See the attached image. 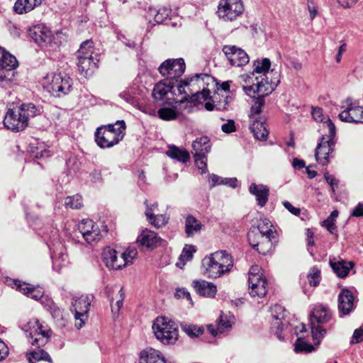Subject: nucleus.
Returning <instances> with one entry per match:
<instances>
[{
  "label": "nucleus",
  "instance_id": "1",
  "mask_svg": "<svg viewBox=\"0 0 363 363\" xmlns=\"http://www.w3.org/2000/svg\"><path fill=\"white\" fill-rule=\"evenodd\" d=\"M125 130L123 120H118L115 124L101 125L96 128L94 134L96 143L103 149L112 147L124 138Z\"/></svg>",
  "mask_w": 363,
  "mask_h": 363
},
{
  "label": "nucleus",
  "instance_id": "2",
  "mask_svg": "<svg viewBox=\"0 0 363 363\" xmlns=\"http://www.w3.org/2000/svg\"><path fill=\"white\" fill-rule=\"evenodd\" d=\"M332 318L329 308L323 305L316 306L309 315L310 328L315 345H319L327 333V329L323 325Z\"/></svg>",
  "mask_w": 363,
  "mask_h": 363
},
{
  "label": "nucleus",
  "instance_id": "3",
  "mask_svg": "<svg viewBox=\"0 0 363 363\" xmlns=\"http://www.w3.org/2000/svg\"><path fill=\"white\" fill-rule=\"evenodd\" d=\"M157 340L165 345H173L179 339V330L174 321L167 317H157L152 325Z\"/></svg>",
  "mask_w": 363,
  "mask_h": 363
},
{
  "label": "nucleus",
  "instance_id": "4",
  "mask_svg": "<svg viewBox=\"0 0 363 363\" xmlns=\"http://www.w3.org/2000/svg\"><path fill=\"white\" fill-rule=\"evenodd\" d=\"M43 85L49 93L55 97H62L69 94L72 88V80L62 73L48 74L43 80Z\"/></svg>",
  "mask_w": 363,
  "mask_h": 363
},
{
  "label": "nucleus",
  "instance_id": "5",
  "mask_svg": "<svg viewBox=\"0 0 363 363\" xmlns=\"http://www.w3.org/2000/svg\"><path fill=\"white\" fill-rule=\"evenodd\" d=\"M245 11L242 0H220L217 15L224 21H233L240 16Z\"/></svg>",
  "mask_w": 363,
  "mask_h": 363
},
{
  "label": "nucleus",
  "instance_id": "6",
  "mask_svg": "<svg viewBox=\"0 0 363 363\" xmlns=\"http://www.w3.org/2000/svg\"><path fill=\"white\" fill-rule=\"evenodd\" d=\"M186 69L185 62L183 58L167 59L161 63L158 67L160 74L166 77L167 81H174V84L178 79L184 73Z\"/></svg>",
  "mask_w": 363,
  "mask_h": 363
},
{
  "label": "nucleus",
  "instance_id": "7",
  "mask_svg": "<svg viewBox=\"0 0 363 363\" xmlns=\"http://www.w3.org/2000/svg\"><path fill=\"white\" fill-rule=\"evenodd\" d=\"M247 240L250 245L263 255L271 252L274 248L275 244L278 242L277 237L262 235L259 233L255 231L247 233Z\"/></svg>",
  "mask_w": 363,
  "mask_h": 363
},
{
  "label": "nucleus",
  "instance_id": "8",
  "mask_svg": "<svg viewBox=\"0 0 363 363\" xmlns=\"http://www.w3.org/2000/svg\"><path fill=\"white\" fill-rule=\"evenodd\" d=\"M222 52L231 66L242 67L249 62L250 57L247 52L236 45H224Z\"/></svg>",
  "mask_w": 363,
  "mask_h": 363
},
{
  "label": "nucleus",
  "instance_id": "9",
  "mask_svg": "<svg viewBox=\"0 0 363 363\" xmlns=\"http://www.w3.org/2000/svg\"><path fill=\"white\" fill-rule=\"evenodd\" d=\"M347 108L338 115L340 120L350 123H363V106L351 100H347Z\"/></svg>",
  "mask_w": 363,
  "mask_h": 363
},
{
  "label": "nucleus",
  "instance_id": "10",
  "mask_svg": "<svg viewBox=\"0 0 363 363\" xmlns=\"http://www.w3.org/2000/svg\"><path fill=\"white\" fill-rule=\"evenodd\" d=\"M90 305L91 301L87 296H82L72 302V307L73 309H71V311H74L75 325L78 329H80L84 325Z\"/></svg>",
  "mask_w": 363,
  "mask_h": 363
},
{
  "label": "nucleus",
  "instance_id": "11",
  "mask_svg": "<svg viewBox=\"0 0 363 363\" xmlns=\"http://www.w3.org/2000/svg\"><path fill=\"white\" fill-rule=\"evenodd\" d=\"M248 286L252 297H263L267 293V280L262 274L252 272L248 277Z\"/></svg>",
  "mask_w": 363,
  "mask_h": 363
},
{
  "label": "nucleus",
  "instance_id": "12",
  "mask_svg": "<svg viewBox=\"0 0 363 363\" xmlns=\"http://www.w3.org/2000/svg\"><path fill=\"white\" fill-rule=\"evenodd\" d=\"M4 125L9 130L19 132L23 130L28 123H26L23 114L18 108L9 109L4 119Z\"/></svg>",
  "mask_w": 363,
  "mask_h": 363
},
{
  "label": "nucleus",
  "instance_id": "13",
  "mask_svg": "<svg viewBox=\"0 0 363 363\" xmlns=\"http://www.w3.org/2000/svg\"><path fill=\"white\" fill-rule=\"evenodd\" d=\"M256 79L258 80L257 77ZM275 89L269 83L268 76L257 81L256 84L253 83L250 86H243L245 92L250 97H255V95L258 94L257 97H262V99L271 94Z\"/></svg>",
  "mask_w": 363,
  "mask_h": 363
},
{
  "label": "nucleus",
  "instance_id": "14",
  "mask_svg": "<svg viewBox=\"0 0 363 363\" xmlns=\"http://www.w3.org/2000/svg\"><path fill=\"white\" fill-rule=\"evenodd\" d=\"M101 259L105 265L111 269H121L127 265L125 259L121 256L118 258L117 251L110 247L104 248Z\"/></svg>",
  "mask_w": 363,
  "mask_h": 363
},
{
  "label": "nucleus",
  "instance_id": "15",
  "mask_svg": "<svg viewBox=\"0 0 363 363\" xmlns=\"http://www.w3.org/2000/svg\"><path fill=\"white\" fill-rule=\"evenodd\" d=\"M335 141L333 140H326L325 135L320 138V142L318 144L315 156L318 162L323 166H326L329 163V155L333 151V147Z\"/></svg>",
  "mask_w": 363,
  "mask_h": 363
},
{
  "label": "nucleus",
  "instance_id": "16",
  "mask_svg": "<svg viewBox=\"0 0 363 363\" xmlns=\"http://www.w3.org/2000/svg\"><path fill=\"white\" fill-rule=\"evenodd\" d=\"M354 296L347 288L341 289L337 297V308L340 314L349 315L355 308Z\"/></svg>",
  "mask_w": 363,
  "mask_h": 363
},
{
  "label": "nucleus",
  "instance_id": "17",
  "mask_svg": "<svg viewBox=\"0 0 363 363\" xmlns=\"http://www.w3.org/2000/svg\"><path fill=\"white\" fill-rule=\"evenodd\" d=\"M203 77H208V75L203 74H196L191 77H187L183 80H180L179 83L177 85V90L178 91V95L184 96L181 99H174V102L179 104H184V102H189L191 96L186 90V87L191 86V82H199L200 78L203 80Z\"/></svg>",
  "mask_w": 363,
  "mask_h": 363
},
{
  "label": "nucleus",
  "instance_id": "18",
  "mask_svg": "<svg viewBox=\"0 0 363 363\" xmlns=\"http://www.w3.org/2000/svg\"><path fill=\"white\" fill-rule=\"evenodd\" d=\"M162 239L158 235L148 229L143 230L137 238V242L149 249L156 248L160 245Z\"/></svg>",
  "mask_w": 363,
  "mask_h": 363
},
{
  "label": "nucleus",
  "instance_id": "19",
  "mask_svg": "<svg viewBox=\"0 0 363 363\" xmlns=\"http://www.w3.org/2000/svg\"><path fill=\"white\" fill-rule=\"evenodd\" d=\"M77 66L80 74L85 78L91 77L97 68V64L93 56L89 52H86V56L77 57Z\"/></svg>",
  "mask_w": 363,
  "mask_h": 363
},
{
  "label": "nucleus",
  "instance_id": "20",
  "mask_svg": "<svg viewBox=\"0 0 363 363\" xmlns=\"http://www.w3.org/2000/svg\"><path fill=\"white\" fill-rule=\"evenodd\" d=\"M175 86L174 81L163 79L155 85L152 92V97L156 101H159L163 99L168 92L176 94Z\"/></svg>",
  "mask_w": 363,
  "mask_h": 363
},
{
  "label": "nucleus",
  "instance_id": "21",
  "mask_svg": "<svg viewBox=\"0 0 363 363\" xmlns=\"http://www.w3.org/2000/svg\"><path fill=\"white\" fill-rule=\"evenodd\" d=\"M192 285L196 292L203 297L213 298L217 293V286L206 280H195Z\"/></svg>",
  "mask_w": 363,
  "mask_h": 363
},
{
  "label": "nucleus",
  "instance_id": "22",
  "mask_svg": "<svg viewBox=\"0 0 363 363\" xmlns=\"http://www.w3.org/2000/svg\"><path fill=\"white\" fill-rule=\"evenodd\" d=\"M50 30L42 24H38L28 30V34L38 45L50 40Z\"/></svg>",
  "mask_w": 363,
  "mask_h": 363
},
{
  "label": "nucleus",
  "instance_id": "23",
  "mask_svg": "<svg viewBox=\"0 0 363 363\" xmlns=\"http://www.w3.org/2000/svg\"><path fill=\"white\" fill-rule=\"evenodd\" d=\"M249 191L256 197L259 207H264L267 204L269 196V189L267 186L252 183L249 187Z\"/></svg>",
  "mask_w": 363,
  "mask_h": 363
},
{
  "label": "nucleus",
  "instance_id": "24",
  "mask_svg": "<svg viewBox=\"0 0 363 363\" xmlns=\"http://www.w3.org/2000/svg\"><path fill=\"white\" fill-rule=\"evenodd\" d=\"M203 264L205 267V274L209 278H218L227 273L218 263L213 261L211 256L206 257L203 260Z\"/></svg>",
  "mask_w": 363,
  "mask_h": 363
},
{
  "label": "nucleus",
  "instance_id": "25",
  "mask_svg": "<svg viewBox=\"0 0 363 363\" xmlns=\"http://www.w3.org/2000/svg\"><path fill=\"white\" fill-rule=\"evenodd\" d=\"M139 363H167L162 353L153 348L140 352Z\"/></svg>",
  "mask_w": 363,
  "mask_h": 363
},
{
  "label": "nucleus",
  "instance_id": "26",
  "mask_svg": "<svg viewBox=\"0 0 363 363\" xmlns=\"http://www.w3.org/2000/svg\"><path fill=\"white\" fill-rule=\"evenodd\" d=\"M354 262L353 261H346L340 259L338 261L330 260V265L333 269V272L339 278H345L350 269L354 267Z\"/></svg>",
  "mask_w": 363,
  "mask_h": 363
},
{
  "label": "nucleus",
  "instance_id": "27",
  "mask_svg": "<svg viewBox=\"0 0 363 363\" xmlns=\"http://www.w3.org/2000/svg\"><path fill=\"white\" fill-rule=\"evenodd\" d=\"M43 325H40L35 330L34 333H30V337L33 340L31 345L36 346L38 349L45 345L51 336V331L50 330H43Z\"/></svg>",
  "mask_w": 363,
  "mask_h": 363
},
{
  "label": "nucleus",
  "instance_id": "28",
  "mask_svg": "<svg viewBox=\"0 0 363 363\" xmlns=\"http://www.w3.org/2000/svg\"><path fill=\"white\" fill-rule=\"evenodd\" d=\"M210 256L215 262L218 263L227 273L229 272L233 266L232 256L225 250H220L212 253Z\"/></svg>",
  "mask_w": 363,
  "mask_h": 363
},
{
  "label": "nucleus",
  "instance_id": "29",
  "mask_svg": "<svg viewBox=\"0 0 363 363\" xmlns=\"http://www.w3.org/2000/svg\"><path fill=\"white\" fill-rule=\"evenodd\" d=\"M40 4V0H16L13 11L18 14L28 13Z\"/></svg>",
  "mask_w": 363,
  "mask_h": 363
},
{
  "label": "nucleus",
  "instance_id": "30",
  "mask_svg": "<svg viewBox=\"0 0 363 363\" xmlns=\"http://www.w3.org/2000/svg\"><path fill=\"white\" fill-rule=\"evenodd\" d=\"M272 224L268 218H261L257 227H251L249 231H255L259 233L262 235H269V237H277L276 230H272Z\"/></svg>",
  "mask_w": 363,
  "mask_h": 363
},
{
  "label": "nucleus",
  "instance_id": "31",
  "mask_svg": "<svg viewBox=\"0 0 363 363\" xmlns=\"http://www.w3.org/2000/svg\"><path fill=\"white\" fill-rule=\"evenodd\" d=\"M166 155L171 159L182 163H186L190 160V155L187 150L174 145L168 146V150L166 152Z\"/></svg>",
  "mask_w": 363,
  "mask_h": 363
},
{
  "label": "nucleus",
  "instance_id": "32",
  "mask_svg": "<svg viewBox=\"0 0 363 363\" xmlns=\"http://www.w3.org/2000/svg\"><path fill=\"white\" fill-rule=\"evenodd\" d=\"M249 128L257 140H267L269 131L267 130L264 123L259 120L255 119L254 121H251Z\"/></svg>",
  "mask_w": 363,
  "mask_h": 363
},
{
  "label": "nucleus",
  "instance_id": "33",
  "mask_svg": "<svg viewBox=\"0 0 363 363\" xmlns=\"http://www.w3.org/2000/svg\"><path fill=\"white\" fill-rule=\"evenodd\" d=\"M26 356L29 363H36L39 361L52 362L50 354L43 349L37 348V350L28 351Z\"/></svg>",
  "mask_w": 363,
  "mask_h": 363
},
{
  "label": "nucleus",
  "instance_id": "34",
  "mask_svg": "<svg viewBox=\"0 0 363 363\" xmlns=\"http://www.w3.org/2000/svg\"><path fill=\"white\" fill-rule=\"evenodd\" d=\"M202 223L191 215L187 216L185 220V233L187 237L193 236L195 233L201 230Z\"/></svg>",
  "mask_w": 363,
  "mask_h": 363
},
{
  "label": "nucleus",
  "instance_id": "35",
  "mask_svg": "<svg viewBox=\"0 0 363 363\" xmlns=\"http://www.w3.org/2000/svg\"><path fill=\"white\" fill-rule=\"evenodd\" d=\"M180 328L191 338L199 337L204 333L203 326H199L191 323H181Z\"/></svg>",
  "mask_w": 363,
  "mask_h": 363
},
{
  "label": "nucleus",
  "instance_id": "36",
  "mask_svg": "<svg viewBox=\"0 0 363 363\" xmlns=\"http://www.w3.org/2000/svg\"><path fill=\"white\" fill-rule=\"evenodd\" d=\"M17 66L18 61L16 57L5 50L0 60V70L5 69L7 71H11L14 69Z\"/></svg>",
  "mask_w": 363,
  "mask_h": 363
},
{
  "label": "nucleus",
  "instance_id": "37",
  "mask_svg": "<svg viewBox=\"0 0 363 363\" xmlns=\"http://www.w3.org/2000/svg\"><path fill=\"white\" fill-rule=\"evenodd\" d=\"M192 147L195 152H209L211 151L210 140L207 136L197 138L193 142Z\"/></svg>",
  "mask_w": 363,
  "mask_h": 363
},
{
  "label": "nucleus",
  "instance_id": "38",
  "mask_svg": "<svg viewBox=\"0 0 363 363\" xmlns=\"http://www.w3.org/2000/svg\"><path fill=\"white\" fill-rule=\"evenodd\" d=\"M177 107L173 108H161L157 111L158 117L163 121H174L179 116V113L177 111Z\"/></svg>",
  "mask_w": 363,
  "mask_h": 363
},
{
  "label": "nucleus",
  "instance_id": "39",
  "mask_svg": "<svg viewBox=\"0 0 363 363\" xmlns=\"http://www.w3.org/2000/svg\"><path fill=\"white\" fill-rule=\"evenodd\" d=\"M315 350L314 345L308 342L302 337H298L294 344V351L296 353H310Z\"/></svg>",
  "mask_w": 363,
  "mask_h": 363
},
{
  "label": "nucleus",
  "instance_id": "40",
  "mask_svg": "<svg viewBox=\"0 0 363 363\" xmlns=\"http://www.w3.org/2000/svg\"><path fill=\"white\" fill-rule=\"evenodd\" d=\"M18 108L23 114V118L26 120V123H28L30 118L36 116L38 112L36 106L32 103L23 104Z\"/></svg>",
  "mask_w": 363,
  "mask_h": 363
},
{
  "label": "nucleus",
  "instance_id": "41",
  "mask_svg": "<svg viewBox=\"0 0 363 363\" xmlns=\"http://www.w3.org/2000/svg\"><path fill=\"white\" fill-rule=\"evenodd\" d=\"M211 99V91L208 89L203 88L201 91H196L194 94L191 96L190 103L194 106L198 104H201L203 101Z\"/></svg>",
  "mask_w": 363,
  "mask_h": 363
},
{
  "label": "nucleus",
  "instance_id": "42",
  "mask_svg": "<svg viewBox=\"0 0 363 363\" xmlns=\"http://www.w3.org/2000/svg\"><path fill=\"white\" fill-rule=\"evenodd\" d=\"M65 206L71 209H80L83 207V199L81 195L75 194L65 198Z\"/></svg>",
  "mask_w": 363,
  "mask_h": 363
},
{
  "label": "nucleus",
  "instance_id": "43",
  "mask_svg": "<svg viewBox=\"0 0 363 363\" xmlns=\"http://www.w3.org/2000/svg\"><path fill=\"white\" fill-rule=\"evenodd\" d=\"M80 232L82 234L84 240L89 244H91L93 242L99 240L101 239V233L93 229L84 230V227H80Z\"/></svg>",
  "mask_w": 363,
  "mask_h": 363
},
{
  "label": "nucleus",
  "instance_id": "44",
  "mask_svg": "<svg viewBox=\"0 0 363 363\" xmlns=\"http://www.w3.org/2000/svg\"><path fill=\"white\" fill-rule=\"evenodd\" d=\"M255 100L254 104L251 106L250 111L251 113L250 114V118L251 121H254L257 119L255 117L256 115H259L262 112V108L264 106L265 100L262 99V97H252Z\"/></svg>",
  "mask_w": 363,
  "mask_h": 363
},
{
  "label": "nucleus",
  "instance_id": "45",
  "mask_svg": "<svg viewBox=\"0 0 363 363\" xmlns=\"http://www.w3.org/2000/svg\"><path fill=\"white\" fill-rule=\"evenodd\" d=\"M307 279L310 286H317L320 281V270L316 266L311 267L307 275Z\"/></svg>",
  "mask_w": 363,
  "mask_h": 363
},
{
  "label": "nucleus",
  "instance_id": "46",
  "mask_svg": "<svg viewBox=\"0 0 363 363\" xmlns=\"http://www.w3.org/2000/svg\"><path fill=\"white\" fill-rule=\"evenodd\" d=\"M273 318L274 320L271 324V331L279 340H283L284 337L281 335L283 331V323L277 316L273 315Z\"/></svg>",
  "mask_w": 363,
  "mask_h": 363
},
{
  "label": "nucleus",
  "instance_id": "47",
  "mask_svg": "<svg viewBox=\"0 0 363 363\" xmlns=\"http://www.w3.org/2000/svg\"><path fill=\"white\" fill-rule=\"evenodd\" d=\"M255 69L254 72L258 74L268 72L270 66L271 61L268 58H264L261 62L255 61L254 62Z\"/></svg>",
  "mask_w": 363,
  "mask_h": 363
},
{
  "label": "nucleus",
  "instance_id": "48",
  "mask_svg": "<svg viewBox=\"0 0 363 363\" xmlns=\"http://www.w3.org/2000/svg\"><path fill=\"white\" fill-rule=\"evenodd\" d=\"M206 152H196L194 154V160L195 162L197 164L199 169H202L203 172L204 169H207V157L206 156Z\"/></svg>",
  "mask_w": 363,
  "mask_h": 363
},
{
  "label": "nucleus",
  "instance_id": "49",
  "mask_svg": "<svg viewBox=\"0 0 363 363\" xmlns=\"http://www.w3.org/2000/svg\"><path fill=\"white\" fill-rule=\"evenodd\" d=\"M93 44V41L90 40L84 41L77 52V57L86 56V52H89L92 55L94 52Z\"/></svg>",
  "mask_w": 363,
  "mask_h": 363
},
{
  "label": "nucleus",
  "instance_id": "50",
  "mask_svg": "<svg viewBox=\"0 0 363 363\" xmlns=\"http://www.w3.org/2000/svg\"><path fill=\"white\" fill-rule=\"evenodd\" d=\"M172 13L171 9L163 7L160 8L155 15V21L157 23H162L169 18Z\"/></svg>",
  "mask_w": 363,
  "mask_h": 363
},
{
  "label": "nucleus",
  "instance_id": "51",
  "mask_svg": "<svg viewBox=\"0 0 363 363\" xmlns=\"http://www.w3.org/2000/svg\"><path fill=\"white\" fill-rule=\"evenodd\" d=\"M151 225L156 228H160L167 224V220L162 214L153 215L151 220H148Z\"/></svg>",
  "mask_w": 363,
  "mask_h": 363
},
{
  "label": "nucleus",
  "instance_id": "52",
  "mask_svg": "<svg viewBox=\"0 0 363 363\" xmlns=\"http://www.w3.org/2000/svg\"><path fill=\"white\" fill-rule=\"evenodd\" d=\"M26 296L34 300L38 301L43 296V291L39 287L30 286L28 291H26Z\"/></svg>",
  "mask_w": 363,
  "mask_h": 363
},
{
  "label": "nucleus",
  "instance_id": "53",
  "mask_svg": "<svg viewBox=\"0 0 363 363\" xmlns=\"http://www.w3.org/2000/svg\"><path fill=\"white\" fill-rule=\"evenodd\" d=\"M125 298V294L123 293V288H121L116 296V307L111 306V311L113 313H118L121 307L123 306V300Z\"/></svg>",
  "mask_w": 363,
  "mask_h": 363
},
{
  "label": "nucleus",
  "instance_id": "54",
  "mask_svg": "<svg viewBox=\"0 0 363 363\" xmlns=\"http://www.w3.org/2000/svg\"><path fill=\"white\" fill-rule=\"evenodd\" d=\"M321 225L325 227L331 234L337 237V227L335 221L327 218L322 222Z\"/></svg>",
  "mask_w": 363,
  "mask_h": 363
},
{
  "label": "nucleus",
  "instance_id": "55",
  "mask_svg": "<svg viewBox=\"0 0 363 363\" xmlns=\"http://www.w3.org/2000/svg\"><path fill=\"white\" fill-rule=\"evenodd\" d=\"M269 83L271 84L274 88H276L280 83V72L273 69L269 72Z\"/></svg>",
  "mask_w": 363,
  "mask_h": 363
},
{
  "label": "nucleus",
  "instance_id": "56",
  "mask_svg": "<svg viewBox=\"0 0 363 363\" xmlns=\"http://www.w3.org/2000/svg\"><path fill=\"white\" fill-rule=\"evenodd\" d=\"M13 282L16 289L26 296V291H28L30 285L18 279H14Z\"/></svg>",
  "mask_w": 363,
  "mask_h": 363
},
{
  "label": "nucleus",
  "instance_id": "57",
  "mask_svg": "<svg viewBox=\"0 0 363 363\" xmlns=\"http://www.w3.org/2000/svg\"><path fill=\"white\" fill-rule=\"evenodd\" d=\"M325 123L328 128V140H333V141H335L336 128L334 123L329 118Z\"/></svg>",
  "mask_w": 363,
  "mask_h": 363
},
{
  "label": "nucleus",
  "instance_id": "58",
  "mask_svg": "<svg viewBox=\"0 0 363 363\" xmlns=\"http://www.w3.org/2000/svg\"><path fill=\"white\" fill-rule=\"evenodd\" d=\"M208 182L210 184V187L213 188L216 186L223 184L225 182V179H223L216 174H209Z\"/></svg>",
  "mask_w": 363,
  "mask_h": 363
},
{
  "label": "nucleus",
  "instance_id": "59",
  "mask_svg": "<svg viewBox=\"0 0 363 363\" xmlns=\"http://www.w3.org/2000/svg\"><path fill=\"white\" fill-rule=\"evenodd\" d=\"M311 116L313 118L318 122H323L324 116L323 109L319 107H312Z\"/></svg>",
  "mask_w": 363,
  "mask_h": 363
},
{
  "label": "nucleus",
  "instance_id": "60",
  "mask_svg": "<svg viewBox=\"0 0 363 363\" xmlns=\"http://www.w3.org/2000/svg\"><path fill=\"white\" fill-rule=\"evenodd\" d=\"M196 252L194 246H186L183 248L181 258H186V260H190L193 257V253Z\"/></svg>",
  "mask_w": 363,
  "mask_h": 363
},
{
  "label": "nucleus",
  "instance_id": "61",
  "mask_svg": "<svg viewBox=\"0 0 363 363\" xmlns=\"http://www.w3.org/2000/svg\"><path fill=\"white\" fill-rule=\"evenodd\" d=\"M217 322L218 326V330H220V332L231 327V325L230 324V322L227 320L226 316L224 317L223 315H220Z\"/></svg>",
  "mask_w": 363,
  "mask_h": 363
},
{
  "label": "nucleus",
  "instance_id": "62",
  "mask_svg": "<svg viewBox=\"0 0 363 363\" xmlns=\"http://www.w3.org/2000/svg\"><path fill=\"white\" fill-rule=\"evenodd\" d=\"M221 130L225 133H231L236 130L235 122L233 120H228L226 123L221 126Z\"/></svg>",
  "mask_w": 363,
  "mask_h": 363
},
{
  "label": "nucleus",
  "instance_id": "63",
  "mask_svg": "<svg viewBox=\"0 0 363 363\" xmlns=\"http://www.w3.org/2000/svg\"><path fill=\"white\" fill-rule=\"evenodd\" d=\"M324 178H325V181L327 182V183L331 187L332 191L334 193L335 188L337 187L338 185L337 180L335 178L334 176L330 174L328 172L324 174Z\"/></svg>",
  "mask_w": 363,
  "mask_h": 363
},
{
  "label": "nucleus",
  "instance_id": "64",
  "mask_svg": "<svg viewBox=\"0 0 363 363\" xmlns=\"http://www.w3.org/2000/svg\"><path fill=\"white\" fill-rule=\"evenodd\" d=\"M362 341H363V329L362 328L356 329L354 331L351 343L352 344L359 343Z\"/></svg>",
  "mask_w": 363,
  "mask_h": 363
}]
</instances>
